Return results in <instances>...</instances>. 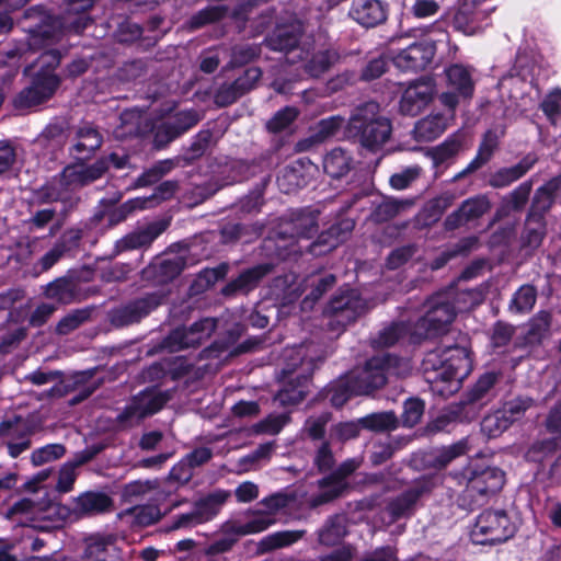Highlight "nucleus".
Listing matches in <instances>:
<instances>
[{
    "instance_id": "nucleus-36",
    "label": "nucleus",
    "mask_w": 561,
    "mask_h": 561,
    "mask_svg": "<svg viewBox=\"0 0 561 561\" xmlns=\"http://www.w3.org/2000/svg\"><path fill=\"white\" fill-rule=\"evenodd\" d=\"M319 216V210L311 208L295 213L291 218V237L312 238L318 232Z\"/></svg>"
},
{
    "instance_id": "nucleus-21",
    "label": "nucleus",
    "mask_w": 561,
    "mask_h": 561,
    "mask_svg": "<svg viewBox=\"0 0 561 561\" xmlns=\"http://www.w3.org/2000/svg\"><path fill=\"white\" fill-rule=\"evenodd\" d=\"M359 466L357 460L343 462L337 470L328 478L320 481L321 494L313 501L316 505L329 502L337 497L346 488L344 478L354 472Z\"/></svg>"
},
{
    "instance_id": "nucleus-19",
    "label": "nucleus",
    "mask_w": 561,
    "mask_h": 561,
    "mask_svg": "<svg viewBox=\"0 0 561 561\" xmlns=\"http://www.w3.org/2000/svg\"><path fill=\"white\" fill-rule=\"evenodd\" d=\"M434 85L427 81H416L410 84L402 93L400 112L405 115H417L433 99Z\"/></svg>"
},
{
    "instance_id": "nucleus-54",
    "label": "nucleus",
    "mask_w": 561,
    "mask_h": 561,
    "mask_svg": "<svg viewBox=\"0 0 561 561\" xmlns=\"http://www.w3.org/2000/svg\"><path fill=\"white\" fill-rule=\"evenodd\" d=\"M345 534L346 529L344 525V517L335 516L320 530L319 540L323 545L331 546L342 539Z\"/></svg>"
},
{
    "instance_id": "nucleus-25",
    "label": "nucleus",
    "mask_w": 561,
    "mask_h": 561,
    "mask_svg": "<svg viewBox=\"0 0 561 561\" xmlns=\"http://www.w3.org/2000/svg\"><path fill=\"white\" fill-rule=\"evenodd\" d=\"M351 15L366 27H374L387 19V8L379 0H356L353 3Z\"/></svg>"
},
{
    "instance_id": "nucleus-33",
    "label": "nucleus",
    "mask_w": 561,
    "mask_h": 561,
    "mask_svg": "<svg viewBox=\"0 0 561 561\" xmlns=\"http://www.w3.org/2000/svg\"><path fill=\"white\" fill-rule=\"evenodd\" d=\"M170 225L169 219L139 225L128 237L125 245H148L162 234Z\"/></svg>"
},
{
    "instance_id": "nucleus-56",
    "label": "nucleus",
    "mask_w": 561,
    "mask_h": 561,
    "mask_svg": "<svg viewBox=\"0 0 561 561\" xmlns=\"http://www.w3.org/2000/svg\"><path fill=\"white\" fill-rule=\"evenodd\" d=\"M302 531L298 530L277 531L264 537L261 541V545L265 550L287 547L298 541L302 537Z\"/></svg>"
},
{
    "instance_id": "nucleus-9",
    "label": "nucleus",
    "mask_w": 561,
    "mask_h": 561,
    "mask_svg": "<svg viewBox=\"0 0 561 561\" xmlns=\"http://www.w3.org/2000/svg\"><path fill=\"white\" fill-rule=\"evenodd\" d=\"M170 398L168 391L157 388L146 389L131 399L124 412L119 414V420L128 424L139 422L160 411Z\"/></svg>"
},
{
    "instance_id": "nucleus-57",
    "label": "nucleus",
    "mask_w": 561,
    "mask_h": 561,
    "mask_svg": "<svg viewBox=\"0 0 561 561\" xmlns=\"http://www.w3.org/2000/svg\"><path fill=\"white\" fill-rule=\"evenodd\" d=\"M561 187V178H554L537 190L531 213L546 210L552 203L553 193Z\"/></svg>"
},
{
    "instance_id": "nucleus-5",
    "label": "nucleus",
    "mask_w": 561,
    "mask_h": 561,
    "mask_svg": "<svg viewBox=\"0 0 561 561\" xmlns=\"http://www.w3.org/2000/svg\"><path fill=\"white\" fill-rule=\"evenodd\" d=\"M60 61V55L56 50L45 51L41 56L43 67L47 69L38 73L32 85L24 89L14 99V106L19 110H26L36 106L48 100L57 90L59 79L50 72Z\"/></svg>"
},
{
    "instance_id": "nucleus-6",
    "label": "nucleus",
    "mask_w": 561,
    "mask_h": 561,
    "mask_svg": "<svg viewBox=\"0 0 561 561\" xmlns=\"http://www.w3.org/2000/svg\"><path fill=\"white\" fill-rule=\"evenodd\" d=\"M515 531V523L505 511L486 510L476 518L470 538L476 545H496L512 538Z\"/></svg>"
},
{
    "instance_id": "nucleus-50",
    "label": "nucleus",
    "mask_w": 561,
    "mask_h": 561,
    "mask_svg": "<svg viewBox=\"0 0 561 561\" xmlns=\"http://www.w3.org/2000/svg\"><path fill=\"white\" fill-rule=\"evenodd\" d=\"M45 294L60 304H69L75 298V285L69 279L59 278L47 286Z\"/></svg>"
},
{
    "instance_id": "nucleus-31",
    "label": "nucleus",
    "mask_w": 561,
    "mask_h": 561,
    "mask_svg": "<svg viewBox=\"0 0 561 561\" xmlns=\"http://www.w3.org/2000/svg\"><path fill=\"white\" fill-rule=\"evenodd\" d=\"M102 145V136L92 125L85 124L78 128L73 154L77 159H84L92 154Z\"/></svg>"
},
{
    "instance_id": "nucleus-47",
    "label": "nucleus",
    "mask_w": 561,
    "mask_h": 561,
    "mask_svg": "<svg viewBox=\"0 0 561 561\" xmlns=\"http://www.w3.org/2000/svg\"><path fill=\"white\" fill-rule=\"evenodd\" d=\"M359 424L376 432L392 431L397 428L398 420L393 412H380L362 417Z\"/></svg>"
},
{
    "instance_id": "nucleus-48",
    "label": "nucleus",
    "mask_w": 561,
    "mask_h": 561,
    "mask_svg": "<svg viewBox=\"0 0 561 561\" xmlns=\"http://www.w3.org/2000/svg\"><path fill=\"white\" fill-rule=\"evenodd\" d=\"M497 145H499L497 136L492 131H488L484 135L482 142L480 144L477 156L469 163V169L470 170H479L486 162H489V160L492 158L495 149L497 148Z\"/></svg>"
},
{
    "instance_id": "nucleus-14",
    "label": "nucleus",
    "mask_w": 561,
    "mask_h": 561,
    "mask_svg": "<svg viewBox=\"0 0 561 561\" xmlns=\"http://www.w3.org/2000/svg\"><path fill=\"white\" fill-rule=\"evenodd\" d=\"M107 170L106 159L95 161L91 165L72 164L64 169L60 184L64 191H75L102 178Z\"/></svg>"
},
{
    "instance_id": "nucleus-63",
    "label": "nucleus",
    "mask_w": 561,
    "mask_h": 561,
    "mask_svg": "<svg viewBox=\"0 0 561 561\" xmlns=\"http://www.w3.org/2000/svg\"><path fill=\"white\" fill-rule=\"evenodd\" d=\"M288 422L287 414H271L263 421L256 423L253 426V431L256 434H268L275 435L278 434L284 425Z\"/></svg>"
},
{
    "instance_id": "nucleus-60",
    "label": "nucleus",
    "mask_w": 561,
    "mask_h": 561,
    "mask_svg": "<svg viewBox=\"0 0 561 561\" xmlns=\"http://www.w3.org/2000/svg\"><path fill=\"white\" fill-rule=\"evenodd\" d=\"M421 173L422 169L419 165L407 167L393 173L389 179V184L393 190H405L421 176Z\"/></svg>"
},
{
    "instance_id": "nucleus-22",
    "label": "nucleus",
    "mask_w": 561,
    "mask_h": 561,
    "mask_svg": "<svg viewBox=\"0 0 561 561\" xmlns=\"http://www.w3.org/2000/svg\"><path fill=\"white\" fill-rule=\"evenodd\" d=\"M83 556L91 561H114L119 557L116 537L100 534L88 537Z\"/></svg>"
},
{
    "instance_id": "nucleus-52",
    "label": "nucleus",
    "mask_w": 561,
    "mask_h": 561,
    "mask_svg": "<svg viewBox=\"0 0 561 561\" xmlns=\"http://www.w3.org/2000/svg\"><path fill=\"white\" fill-rule=\"evenodd\" d=\"M228 272V266L222 264L216 268H206L199 273L197 278L191 286L193 294H199L214 285L218 279L225 277Z\"/></svg>"
},
{
    "instance_id": "nucleus-35",
    "label": "nucleus",
    "mask_w": 561,
    "mask_h": 561,
    "mask_svg": "<svg viewBox=\"0 0 561 561\" xmlns=\"http://www.w3.org/2000/svg\"><path fill=\"white\" fill-rule=\"evenodd\" d=\"M271 270L268 264H262L249 268L241 273L238 278L229 283L224 289L222 293L225 295H231L237 291L247 293L253 289L260 279L266 275Z\"/></svg>"
},
{
    "instance_id": "nucleus-27",
    "label": "nucleus",
    "mask_w": 561,
    "mask_h": 561,
    "mask_svg": "<svg viewBox=\"0 0 561 561\" xmlns=\"http://www.w3.org/2000/svg\"><path fill=\"white\" fill-rule=\"evenodd\" d=\"M181 251L187 248H179ZM185 255L182 252L175 253L171 257H162L152 263L148 270L145 271L146 275L154 274L157 283H167L176 277L182 270L186 266Z\"/></svg>"
},
{
    "instance_id": "nucleus-11",
    "label": "nucleus",
    "mask_w": 561,
    "mask_h": 561,
    "mask_svg": "<svg viewBox=\"0 0 561 561\" xmlns=\"http://www.w3.org/2000/svg\"><path fill=\"white\" fill-rule=\"evenodd\" d=\"M15 508L30 514L39 528H57L72 518L69 508L56 502L35 504L31 500H22Z\"/></svg>"
},
{
    "instance_id": "nucleus-17",
    "label": "nucleus",
    "mask_w": 561,
    "mask_h": 561,
    "mask_svg": "<svg viewBox=\"0 0 561 561\" xmlns=\"http://www.w3.org/2000/svg\"><path fill=\"white\" fill-rule=\"evenodd\" d=\"M491 208V203L485 195H477L463 201L458 209L445 219L447 230L457 229L469 221L479 219Z\"/></svg>"
},
{
    "instance_id": "nucleus-58",
    "label": "nucleus",
    "mask_w": 561,
    "mask_h": 561,
    "mask_svg": "<svg viewBox=\"0 0 561 561\" xmlns=\"http://www.w3.org/2000/svg\"><path fill=\"white\" fill-rule=\"evenodd\" d=\"M511 426L501 410L488 414L481 422V431L489 437H496Z\"/></svg>"
},
{
    "instance_id": "nucleus-26",
    "label": "nucleus",
    "mask_w": 561,
    "mask_h": 561,
    "mask_svg": "<svg viewBox=\"0 0 561 561\" xmlns=\"http://www.w3.org/2000/svg\"><path fill=\"white\" fill-rule=\"evenodd\" d=\"M199 117L194 111L180 112L172 119L159 126L156 133V141L159 145L167 144L194 125L197 124Z\"/></svg>"
},
{
    "instance_id": "nucleus-8",
    "label": "nucleus",
    "mask_w": 561,
    "mask_h": 561,
    "mask_svg": "<svg viewBox=\"0 0 561 561\" xmlns=\"http://www.w3.org/2000/svg\"><path fill=\"white\" fill-rule=\"evenodd\" d=\"M489 0H459L453 16V26L456 31L471 36L483 30L493 7L486 4Z\"/></svg>"
},
{
    "instance_id": "nucleus-15",
    "label": "nucleus",
    "mask_w": 561,
    "mask_h": 561,
    "mask_svg": "<svg viewBox=\"0 0 561 561\" xmlns=\"http://www.w3.org/2000/svg\"><path fill=\"white\" fill-rule=\"evenodd\" d=\"M435 50L436 47L432 41H422L402 49L392 58V61L396 67L405 71L422 70L432 61Z\"/></svg>"
},
{
    "instance_id": "nucleus-55",
    "label": "nucleus",
    "mask_w": 561,
    "mask_h": 561,
    "mask_svg": "<svg viewBox=\"0 0 561 561\" xmlns=\"http://www.w3.org/2000/svg\"><path fill=\"white\" fill-rule=\"evenodd\" d=\"M561 445V437L546 438L534 443L528 449L526 457L528 460L540 462L546 457L552 455Z\"/></svg>"
},
{
    "instance_id": "nucleus-53",
    "label": "nucleus",
    "mask_w": 561,
    "mask_h": 561,
    "mask_svg": "<svg viewBox=\"0 0 561 561\" xmlns=\"http://www.w3.org/2000/svg\"><path fill=\"white\" fill-rule=\"evenodd\" d=\"M159 488L158 480H136L124 485L122 497L125 501L133 502Z\"/></svg>"
},
{
    "instance_id": "nucleus-51",
    "label": "nucleus",
    "mask_w": 561,
    "mask_h": 561,
    "mask_svg": "<svg viewBox=\"0 0 561 561\" xmlns=\"http://www.w3.org/2000/svg\"><path fill=\"white\" fill-rule=\"evenodd\" d=\"M31 433L32 430L28 423L20 416L4 421L0 424V436L7 439V442L10 439H20L23 436L30 437Z\"/></svg>"
},
{
    "instance_id": "nucleus-2",
    "label": "nucleus",
    "mask_w": 561,
    "mask_h": 561,
    "mask_svg": "<svg viewBox=\"0 0 561 561\" xmlns=\"http://www.w3.org/2000/svg\"><path fill=\"white\" fill-rule=\"evenodd\" d=\"M423 366L426 371L436 373V390L445 396L459 389L460 382L472 369V359L467 347L448 346L427 353Z\"/></svg>"
},
{
    "instance_id": "nucleus-45",
    "label": "nucleus",
    "mask_w": 561,
    "mask_h": 561,
    "mask_svg": "<svg viewBox=\"0 0 561 561\" xmlns=\"http://www.w3.org/2000/svg\"><path fill=\"white\" fill-rule=\"evenodd\" d=\"M159 302V299L154 296L135 301L119 311V322L122 324L137 322L147 316L151 309L156 308Z\"/></svg>"
},
{
    "instance_id": "nucleus-7",
    "label": "nucleus",
    "mask_w": 561,
    "mask_h": 561,
    "mask_svg": "<svg viewBox=\"0 0 561 561\" xmlns=\"http://www.w3.org/2000/svg\"><path fill=\"white\" fill-rule=\"evenodd\" d=\"M456 316V308L448 301L435 299L428 302L426 314L419 320L411 333L413 341L435 336L446 331Z\"/></svg>"
},
{
    "instance_id": "nucleus-28",
    "label": "nucleus",
    "mask_w": 561,
    "mask_h": 561,
    "mask_svg": "<svg viewBox=\"0 0 561 561\" xmlns=\"http://www.w3.org/2000/svg\"><path fill=\"white\" fill-rule=\"evenodd\" d=\"M330 310L334 313V321L345 325L354 321L364 310V304L355 291L336 297L331 301Z\"/></svg>"
},
{
    "instance_id": "nucleus-41",
    "label": "nucleus",
    "mask_w": 561,
    "mask_h": 561,
    "mask_svg": "<svg viewBox=\"0 0 561 561\" xmlns=\"http://www.w3.org/2000/svg\"><path fill=\"white\" fill-rule=\"evenodd\" d=\"M352 158L341 148L331 150L323 160V169L332 178H341L351 169Z\"/></svg>"
},
{
    "instance_id": "nucleus-59",
    "label": "nucleus",
    "mask_w": 561,
    "mask_h": 561,
    "mask_svg": "<svg viewBox=\"0 0 561 561\" xmlns=\"http://www.w3.org/2000/svg\"><path fill=\"white\" fill-rule=\"evenodd\" d=\"M291 499L282 492L272 494L267 497H264L262 501L257 503V506L264 512L267 517H271L273 523H276V515L287 507L290 503Z\"/></svg>"
},
{
    "instance_id": "nucleus-44",
    "label": "nucleus",
    "mask_w": 561,
    "mask_h": 561,
    "mask_svg": "<svg viewBox=\"0 0 561 561\" xmlns=\"http://www.w3.org/2000/svg\"><path fill=\"white\" fill-rule=\"evenodd\" d=\"M339 59V55L332 49H318L314 51L305 65L306 71L311 77H319L330 69Z\"/></svg>"
},
{
    "instance_id": "nucleus-62",
    "label": "nucleus",
    "mask_w": 561,
    "mask_h": 561,
    "mask_svg": "<svg viewBox=\"0 0 561 561\" xmlns=\"http://www.w3.org/2000/svg\"><path fill=\"white\" fill-rule=\"evenodd\" d=\"M382 358V369L386 373V379L390 375L403 377L411 371V364L408 359L399 358L392 355L378 356Z\"/></svg>"
},
{
    "instance_id": "nucleus-37",
    "label": "nucleus",
    "mask_w": 561,
    "mask_h": 561,
    "mask_svg": "<svg viewBox=\"0 0 561 561\" xmlns=\"http://www.w3.org/2000/svg\"><path fill=\"white\" fill-rule=\"evenodd\" d=\"M531 190V181H525L513 190L496 210L494 222L508 216L511 211L520 210L526 205Z\"/></svg>"
},
{
    "instance_id": "nucleus-42",
    "label": "nucleus",
    "mask_w": 561,
    "mask_h": 561,
    "mask_svg": "<svg viewBox=\"0 0 561 561\" xmlns=\"http://www.w3.org/2000/svg\"><path fill=\"white\" fill-rule=\"evenodd\" d=\"M414 205L413 199H399L393 197L385 198L375 209L374 219L376 221H388L397 215L403 214Z\"/></svg>"
},
{
    "instance_id": "nucleus-39",
    "label": "nucleus",
    "mask_w": 561,
    "mask_h": 561,
    "mask_svg": "<svg viewBox=\"0 0 561 561\" xmlns=\"http://www.w3.org/2000/svg\"><path fill=\"white\" fill-rule=\"evenodd\" d=\"M448 84L460 95L469 98L473 93V81L470 70L462 65H451L446 69Z\"/></svg>"
},
{
    "instance_id": "nucleus-43",
    "label": "nucleus",
    "mask_w": 561,
    "mask_h": 561,
    "mask_svg": "<svg viewBox=\"0 0 561 561\" xmlns=\"http://www.w3.org/2000/svg\"><path fill=\"white\" fill-rule=\"evenodd\" d=\"M463 137L461 134H453L443 144L434 147L428 151L432 157L434 164L439 165L449 159L456 157L462 149Z\"/></svg>"
},
{
    "instance_id": "nucleus-13",
    "label": "nucleus",
    "mask_w": 561,
    "mask_h": 561,
    "mask_svg": "<svg viewBox=\"0 0 561 561\" xmlns=\"http://www.w3.org/2000/svg\"><path fill=\"white\" fill-rule=\"evenodd\" d=\"M348 381L352 383L351 392L367 394L386 383V373L382 369V358H370L364 367L352 370Z\"/></svg>"
},
{
    "instance_id": "nucleus-10",
    "label": "nucleus",
    "mask_w": 561,
    "mask_h": 561,
    "mask_svg": "<svg viewBox=\"0 0 561 561\" xmlns=\"http://www.w3.org/2000/svg\"><path fill=\"white\" fill-rule=\"evenodd\" d=\"M215 328L216 320L205 318L188 328L175 329L164 339L163 347L169 352L195 347L206 341L215 331Z\"/></svg>"
},
{
    "instance_id": "nucleus-61",
    "label": "nucleus",
    "mask_w": 561,
    "mask_h": 561,
    "mask_svg": "<svg viewBox=\"0 0 561 561\" xmlns=\"http://www.w3.org/2000/svg\"><path fill=\"white\" fill-rule=\"evenodd\" d=\"M467 451V442L460 440L454 445L443 447L434 450V466L443 468L447 466L453 459L463 455Z\"/></svg>"
},
{
    "instance_id": "nucleus-3",
    "label": "nucleus",
    "mask_w": 561,
    "mask_h": 561,
    "mask_svg": "<svg viewBox=\"0 0 561 561\" xmlns=\"http://www.w3.org/2000/svg\"><path fill=\"white\" fill-rule=\"evenodd\" d=\"M348 131L360 146L376 151L389 141L392 125L376 102H368L355 108L348 121Z\"/></svg>"
},
{
    "instance_id": "nucleus-16",
    "label": "nucleus",
    "mask_w": 561,
    "mask_h": 561,
    "mask_svg": "<svg viewBox=\"0 0 561 561\" xmlns=\"http://www.w3.org/2000/svg\"><path fill=\"white\" fill-rule=\"evenodd\" d=\"M176 190V182L165 181L161 183L150 196L136 197L125 202L116 209L113 216H115L117 220H123L135 210L151 208L171 198Z\"/></svg>"
},
{
    "instance_id": "nucleus-38",
    "label": "nucleus",
    "mask_w": 561,
    "mask_h": 561,
    "mask_svg": "<svg viewBox=\"0 0 561 561\" xmlns=\"http://www.w3.org/2000/svg\"><path fill=\"white\" fill-rule=\"evenodd\" d=\"M299 35L300 25L298 24L278 26L266 43L273 50L290 51L296 47Z\"/></svg>"
},
{
    "instance_id": "nucleus-1",
    "label": "nucleus",
    "mask_w": 561,
    "mask_h": 561,
    "mask_svg": "<svg viewBox=\"0 0 561 561\" xmlns=\"http://www.w3.org/2000/svg\"><path fill=\"white\" fill-rule=\"evenodd\" d=\"M95 1L96 0H69L66 13L62 16V22L48 16L42 7L26 10L24 19L35 21V24L28 28L31 36L26 44H22L15 50L10 51L8 54L9 57L22 56L27 50L38 48V44L42 39L54 38L55 34L50 28L56 24L62 25L65 28L77 34L81 33L91 22L87 12L93 7Z\"/></svg>"
},
{
    "instance_id": "nucleus-4",
    "label": "nucleus",
    "mask_w": 561,
    "mask_h": 561,
    "mask_svg": "<svg viewBox=\"0 0 561 561\" xmlns=\"http://www.w3.org/2000/svg\"><path fill=\"white\" fill-rule=\"evenodd\" d=\"M310 346L299 345L287 351L285 358L290 362L282 370L283 388L275 396V401L280 405L299 403L307 393L308 376L312 366V358L307 357Z\"/></svg>"
},
{
    "instance_id": "nucleus-12",
    "label": "nucleus",
    "mask_w": 561,
    "mask_h": 561,
    "mask_svg": "<svg viewBox=\"0 0 561 561\" xmlns=\"http://www.w3.org/2000/svg\"><path fill=\"white\" fill-rule=\"evenodd\" d=\"M228 494L222 491L215 492L199 501L190 513L175 518L171 529L191 528L213 519L226 502Z\"/></svg>"
},
{
    "instance_id": "nucleus-29",
    "label": "nucleus",
    "mask_w": 561,
    "mask_h": 561,
    "mask_svg": "<svg viewBox=\"0 0 561 561\" xmlns=\"http://www.w3.org/2000/svg\"><path fill=\"white\" fill-rule=\"evenodd\" d=\"M309 163L304 160H295L284 167L277 175V185L286 194L306 185V169Z\"/></svg>"
},
{
    "instance_id": "nucleus-20",
    "label": "nucleus",
    "mask_w": 561,
    "mask_h": 561,
    "mask_svg": "<svg viewBox=\"0 0 561 561\" xmlns=\"http://www.w3.org/2000/svg\"><path fill=\"white\" fill-rule=\"evenodd\" d=\"M468 477L467 492L470 496H485L495 493L504 485V472L497 468H485Z\"/></svg>"
},
{
    "instance_id": "nucleus-23",
    "label": "nucleus",
    "mask_w": 561,
    "mask_h": 561,
    "mask_svg": "<svg viewBox=\"0 0 561 561\" xmlns=\"http://www.w3.org/2000/svg\"><path fill=\"white\" fill-rule=\"evenodd\" d=\"M431 490V484L426 480L417 481L408 491L394 499L388 504L387 511L390 515L387 523H392L396 519L407 516L412 512V508L419 497Z\"/></svg>"
},
{
    "instance_id": "nucleus-49",
    "label": "nucleus",
    "mask_w": 561,
    "mask_h": 561,
    "mask_svg": "<svg viewBox=\"0 0 561 561\" xmlns=\"http://www.w3.org/2000/svg\"><path fill=\"white\" fill-rule=\"evenodd\" d=\"M537 291L531 285L522 286L513 296L510 309L514 312L526 313L535 306Z\"/></svg>"
},
{
    "instance_id": "nucleus-46",
    "label": "nucleus",
    "mask_w": 561,
    "mask_h": 561,
    "mask_svg": "<svg viewBox=\"0 0 561 561\" xmlns=\"http://www.w3.org/2000/svg\"><path fill=\"white\" fill-rule=\"evenodd\" d=\"M354 229V221L348 218L341 219L337 224L331 226L327 231L320 234V243L336 245L347 241Z\"/></svg>"
},
{
    "instance_id": "nucleus-64",
    "label": "nucleus",
    "mask_w": 561,
    "mask_h": 561,
    "mask_svg": "<svg viewBox=\"0 0 561 561\" xmlns=\"http://www.w3.org/2000/svg\"><path fill=\"white\" fill-rule=\"evenodd\" d=\"M298 111L295 107L287 106L278 111L268 122L267 129L273 133H279L286 129L297 117Z\"/></svg>"
},
{
    "instance_id": "nucleus-30",
    "label": "nucleus",
    "mask_w": 561,
    "mask_h": 561,
    "mask_svg": "<svg viewBox=\"0 0 561 561\" xmlns=\"http://www.w3.org/2000/svg\"><path fill=\"white\" fill-rule=\"evenodd\" d=\"M335 283V276L332 274L323 277L311 276L304 280V288H297L288 293L289 299L297 298L307 288H311L309 295L302 301L304 308L311 307L312 304L318 300L328 289H330Z\"/></svg>"
},
{
    "instance_id": "nucleus-24",
    "label": "nucleus",
    "mask_w": 561,
    "mask_h": 561,
    "mask_svg": "<svg viewBox=\"0 0 561 561\" xmlns=\"http://www.w3.org/2000/svg\"><path fill=\"white\" fill-rule=\"evenodd\" d=\"M537 161L538 157L535 153H528L517 164L501 168L492 173L489 179V184L494 188L510 186L531 170Z\"/></svg>"
},
{
    "instance_id": "nucleus-32",
    "label": "nucleus",
    "mask_w": 561,
    "mask_h": 561,
    "mask_svg": "<svg viewBox=\"0 0 561 561\" xmlns=\"http://www.w3.org/2000/svg\"><path fill=\"white\" fill-rule=\"evenodd\" d=\"M112 505L111 499L102 493L88 492L73 501V513L77 517L106 512Z\"/></svg>"
},
{
    "instance_id": "nucleus-40",
    "label": "nucleus",
    "mask_w": 561,
    "mask_h": 561,
    "mask_svg": "<svg viewBox=\"0 0 561 561\" xmlns=\"http://www.w3.org/2000/svg\"><path fill=\"white\" fill-rule=\"evenodd\" d=\"M118 516L131 526H148L159 519L160 513L156 506L139 505L121 512Z\"/></svg>"
},
{
    "instance_id": "nucleus-34",
    "label": "nucleus",
    "mask_w": 561,
    "mask_h": 561,
    "mask_svg": "<svg viewBox=\"0 0 561 561\" xmlns=\"http://www.w3.org/2000/svg\"><path fill=\"white\" fill-rule=\"evenodd\" d=\"M447 125V118L443 115H428L415 124L414 139L422 142L433 141L446 130Z\"/></svg>"
},
{
    "instance_id": "nucleus-18",
    "label": "nucleus",
    "mask_w": 561,
    "mask_h": 561,
    "mask_svg": "<svg viewBox=\"0 0 561 561\" xmlns=\"http://www.w3.org/2000/svg\"><path fill=\"white\" fill-rule=\"evenodd\" d=\"M274 525L271 517L256 505L254 510H249L238 518L229 520L225 524V530L228 534L237 536H247L266 530Z\"/></svg>"
}]
</instances>
